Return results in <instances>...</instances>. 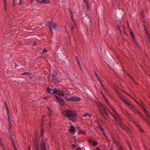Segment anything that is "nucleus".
Wrapping results in <instances>:
<instances>
[{
	"instance_id": "1",
	"label": "nucleus",
	"mask_w": 150,
	"mask_h": 150,
	"mask_svg": "<svg viewBox=\"0 0 150 150\" xmlns=\"http://www.w3.org/2000/svg\"><path fill=\"white\" fill-rule=\"evenodd\" d=\"M62 113L63 115L67 117L73 122L76 121L77 116L76 114L74 111L68 110H63Z\"/></svg>"
},
{
	"instance_id": "2",
	"label": "nucleus",
	"mask_w": 150,
	"mask_h": 150,
	"mask_svg": "<svg viewBox=\"0 0 150 150\" xmlns=\"http://www.w3.org/2000/svg\"><path fill=\"white\" fill-rule=\"evenodd\" d=\"M122 102H123L125 103L128 106L130 109L135 114H138L140 116L142 114L135 107L134 105L132 103L129 102L126 99H124L122 98Z\"/></svg>"
},
{
	"instance_id": "3",
	"label": "nucleus",
	"mask_w": 150,
	"mask_h": 150,
	"mask_svg": "<svg viewBox=\"0 0 150 150\" xmlns=\"http://www.w3.org/2000/svg\"><path fill=\"white\" fill-rule=\"evenodd\" d=\"M114 117L115 120L116 121L117 123L121 126L122 125L121 119L119 115L116 113Z\"/></svg>"
},
{
	"instance_id": "4",
	"label": "nucleus",
	"mask_w": 150,
	"mask_h": 150,
	"mask_svg": "<svg viewBox=\"0 0 150 150\" xmlns=\"http://www.w3.org/2000/svg\"><path fill=\"white\" fill-rule=\"evenodd\" d=\"M65 98L67 99L68 100H71L74 101H79L80 100V98L79 97H76L75 96H73L69 98H67L66 97H65Z\"/></svg>"
},
{
	"instance_id": "5",
	"label": "nucleus",
	"mask_w": 150,
	"mask_h": 150,
	"mask_svg": "<svg viewBox=\"0 0 150 150\" xmlns=\"http://www.w3.org/2000/svg\"><path fill=\"white\" fill-rule=\"evenodd\" d=\"M57 101L60 103L61 105H63L64 104V101L63 99L60 97L55 96Z\"/></svg>"
},
{
	"instance_id": "6",
	"label": "nucleus",
	"mask_w": 150,
	"mask_h": 150,
	"mask_svg": "<svg viewBox=\"0 0 150 150\" xmlns=\"http://www.w3.org/2000/svg\"><path fill=\"white\" fill-rule=\"evenodd\" d=\"M57 88L51 89L50 88H47V91L48 93H51L56 94V91Z\"/></svg>"
},
{
	"instance_id": "7",
	"label": "nucleus",
	"mask_w": 150,
	"mask_h": 150,
	"mask_svg": "<svg viewBox=\"0 0 150 150\" xmlns=\"http://www.w3.org/2000/svg\"><path fill=\"white\" fill-rule=\"evenodd\" d=\"M55 91L56 92V94L60 96H63L64 95V93L62 91L59 90L57 89L56 91Z\"/></svg>"
},
{
	"instance_id": "8",
	"label": "nucleus",
	"mask_w": 150,
	"mask_h": 150,
	"mask_svg": "<svg viewBox=\"0 0 150 150\" xmlns=\"http://www.w3.org/2000/svg\"><path fill=\"white\" fill-rule=\"evenodd\" d=\"M122 129L125 131L127 133L129 134L131 130L127 127L125 125H123L122 124Z\"/></svg>"
},
{
	"instance_id": "9",
	"label": "nucleus",
	"mask_w": 150,
	"mask_h": 150,
	"mask_svg": "<svg viewBox=\"0 0 150 150\" xmlns=\"http://www.w3.org/2000/svg\"><path fill=\"white\" fill-rule=\"evenodd\" d=\"M52 27L54 29H56L57 28V25H56V24L54 23H51V24L50 25V28L51 31V32H52Z\"/></svg>"
},
{
	"instance_id": "10",
	"label": "nucleus",
	"mask_w": 150,
	"mask_h": 150,
	"mask_svg": "<svg viewBox=\"0 0 150 150\" xmlns=\"http://www.w3.org/2000/svg\"><path fill=\"white\" fill-rule=\"evenodd\" d=\"M101 109L102 110L105 112V113L107 115L108 113H107V110H108V108L106 109V106L104 105H103L101 104V106L100 107Z\"/></svg>"
},
{
	"instance_id": "11",
	"label": "nucleus",
	"mask_w": 150,
	"mask_h": 150,
	"mask_svg": "<svg viewBox=\"0 0 150 150\" xmlns=\"http://www.w3.org/2000/svg\"><path fill=\"white\" fill-rule=\"evenodd\" d=\"M142 108L144 112L146 113L147 117L148 118H150V113L144 107H143Z\"/></svg>"
},
{
	"instance_id": "12",
	"label": "nucleus",
	"mask_w": 150,
	"mask_h": 150,
	"mask_svg": "<svg viewBox=\"0 0 150 150\" xmlns=\"http://www.w3.org/2000/svg\"><path fill=\"white\" fill-rule=\"evenodd\" d=\"M75 130L74 127L73 125L71 126L70 129H69V131L71 133H73Z\"/></svg>"
},
{
	"instance_id": "13",
	"label": "nucleus",
	"mask_w": 150,
	"mask_h": 150,
	"mask_svg": "<svg viewBox=\"0 0 150 150\" xmlns=\"http://www.w3.org/2000/svg\"><path fill=\"white\" fill-rule=\"evenodd\" d=\"M145 121V122H146L147 123H148L149 124H150V121H149L142 114L140 116Z\"/></svg>"
},
{
	"instance_id": "14",
	"label": "nucleus",
	"mask_w": 150,
	"mask_h": 150,
	"mask_svg": "<svg viewBox=\"0 0 150 150\" xmlns=\"http://www.w3.org/2000/svg\"><path fill=\"white\" fill-rule=\"evenodd\" d=\"M35 147H36V150H39L38 149L36 145L35 146ZM41 150H46L45 148V145L44 144H42V146L41 147Z\"/></svg>"
},
{
	"instance_id": "15",
	"label": "nucleus",
	"mask_w": 150,
	"mask_h": 150,
	"mask_svg": "<svg viewBox=\"0 0 150 150\" xmlns=\"http://www.w3.org/2000/svg\"><path fill=\"white\" fill-rule=\"evenodd\" d=\"M89 142L91 143L92 145L94 146L96 145L97 143L96 141L93 140H90Z\"/></svg>"
},
{
	"instance_id": "16",
	"label": "nucleus",
	"mask_w": 150,
	"mask_h": 150,
	"mask_svg": "<svg viewBox=\"0 0 150 150\" xmlns=\"http://www.w3.org/2000/svg\"><path fill=\"white\" fill-rule=\"evenodd\" d=\"M116 91L117 93H118V94L119 95L120 97L121 98V96H120V94L121 93V90H120V89H117L116 90Z\"/></svg>"
},
{
	"instance_id": "17",
	"label": "nucleus",
	"mask_w": 150,
	"mask_h": 150,
	"mask_svg": "<svg viewBox=\"0 0 150 150\" xmlns=\"http://www.w3.org/2000/svg\"><path fill=\"white\" fill-rule=\"evenodd\" d=\"M0 144L2 146L3 150H6L4 148V145L3 144V143L0 138Z\"/></svg>"
},
{
	"instance_id": "18",
	"label": "nucleus",
	"mask_w": 150,
	"mask_h": 150,
	"mask_svg": "<svg viewBox=\"0 0 150 150\" xmlns=\"http://www.w3.org/2000/svg\"><path fill=\"white\" fill-rule=\"evenodd\" d=\"M139 105L142 108H143V107H144V104L142 101H141V102L139 103Z\"/></svg>"
},
{
	"instance_id": "19",
	"label": "nucleus",
	"mask_w": 150,
	"mask_h": 150,
	"mask_svg": "<svg viewBox=\"0 0 150 150\" xmlns=\"http://www.w3.org/2000/svg\"><path fill=\"white\" fill-rule=\"evenodd\" d=\"M82 116L83 117L88 116L89 117H91V115L88 113H86L83 115Z\"/></svg>"
},
{
	"instance_id": "20",
	"label": "nucleus",
	"mask_w": 150,
	"mask_h": 150,
	"mask_svg": "<svg viewBox=\"0 0 150 150\" xmlns=\"http://www.w3.org/2000/svg\"><path fill=\"white\" fill-rule=\"evenodd\" d=\"M4 3L5 5V11H6V6L7 5L6 0H3Z\"/></svg>"
},
{
	"instance_id": "21",
	"label": "nucleus",
	"mask_w": 150,
	"mask_h": 150,
	"mask_svg": "<svg viewBox=\"0 0 150 150\" xmlns=\"http://www.w3.org/2000/svg\"><path fill=\"white\" fill-rule=\"evenodd\" d=\"M8 118V121L10 124H11V118L10 117L8 113L7 114Z\"/></svg>"
},
{
	"instance_id": "22",
	"label": "nucleus",
	"mask_w": 150,
	"mask_h": 150,
	"mask_svg": "<svg viewBox=\"0 0 150 150\" xmlns=\"http://www.w3.org/2000/svg\"><path fill=\"white\" fill-rule=\"evenodd\" d=\"M123 92L125 93L126 94H127L128 96H129L130 97H131L132 98H133V97H132V96L131 95H130L129 93H128L126 91H123V90H122V92Z\"/></svg>"
},
{
	"instance_id": "23",
	"label": "nucleus",
	"mask_w": 150,
	"mask_h": 150,
	"mask_svg": "<svg viewBox=\"0 0 150 150\" xmlns=\"http://www.w3.org/2000/svg\"><path fill=\"white\" fill-rule=\"evenodd\" d=\"M37 2L40 4H44L43 0H37Z\"/></svg>"
},
{
	"instance_id": "24",
	"label": "nucleus",
	"mask_w": 150,
	"mask_h": 150,
	"mask_svg": "<svg viewBox=\"0 0 150 150\" xmlns=\"http://www.w3.org/2000/svg\"><path fill=\"white\" fill-rule=\"evenodd\" d=\"M79 132L81 133H82L83 134H86V132H85L83 131L81 129H79Z\"/></svg>"
},
{
	"instance_id": "25",
	"label": "nucleus",
	"mask_w": 150,
	"mask_h": 150,
	"mask_svg": "<svg viewBox=\"0 0 150 150\" xmlns=\"http://www.w3.org/2000/svg\"><path fill=\"white\" fill-rule=\"evenodd\" d=\"M44 4H48L50 3V0H43Z\"/></svg>"
},
{
	"instance_id": "26",
	"label": "nucleus",
	"mask_w": 150,
	"mask_h": 150,
	"mask_svg": "<svg viewBox=\"0 0 150 150\" xmlns=\"http://www.w3.org/2000/svg\"><path fill=\"white\" fill-rule=\"evenodd\" d=\"M30 74L28 72H26L21 73V74L22 75H25L26 76Z\"/></svg>"
},
{
	"instance_id": "27",
	"label": "nucleus",
	"mask_w": 150,
	"mask_h": 150,
	"mask_svg": "<svg viewBox=\"0 0 150 150\" xmlns=\"http://www.w3.org/2000/svg\"><path fill=\"white\" fill-rule=\"evenodd\" d=\"M100 84L102 86V88H103V89L105 91H106V88H105L104 87V86L102 84V83L101 82V81H100Z\"/></svg>"
},
{
	"instance_id": "28",
	"label": "nucleus",
	"mask_w": 150,
	"mask_h": 150,
	"mask_svg": "<svg viewBox=\"0 0 150 150\" xmlns=\"http://www.w3.org/2000/svg\"><path fill=\"white\" fill-rule=\"evenodd\" d=\"M84 1L86 2V4L87 6V8L88 9L89 7V4L87 0H84Z\"/></svg>"
},
{
	"instance_id": "29",
	"label": "nucleus",
	"mask_w": 150,
	"mask_h": 150,
	"mask_svg": "<svg viewBox=\"0 0 150 150\" xmlns=\"http://www.w3.org/2000/svg\"><path fill=\"white\" fill-rule=\"evenodd\" d=\"M130 33L131 35H132V38H134V34L133 33V32L132 30H130Z\"/></svg>"
},
{
	"instance_id": "30",
	"label": "nucleus",
	"mask_w": 150,
	"mask_h": 150,
	"mask_svg": "<svg viewBox=\"0 0 150 150\" xmlns=\"http://www.w3.org/2000/svg\"><path fill=\"white\" fill-rule=\"evenodd\" d=\"M138 127L139 129L140 130V131L141 132H142L143 133H144V132L143 130V129L139 126H138Z\"/></svg>"
},
{
	"instance_id": "31",
	"label": "nucleus",
	"mask_w": 150,
	"mask_h": 150,
	"mask_svg": "<svg viewBox=\"0 0 150 150\" xmlns=\"http://www.w3.org/2000/svg\"><path fill=\"white\" fill-rule=\"evenodd\" d=\"M101 93V94L103 96V97L104 98H105V101L107 103V104H108L109 105V103H108V100L106 99L105 98V96H104V95L103 94V93Z\"/></svg>"
},
{
	"instance_id": "32",
	"label": "nucleus",
	"mask_w": 150,
	"mask_h": 150,
	"mask_svg": "<svg viewBox=\"0 0 150 150\" xmlns=\"http://www.w3.org/2000/svg\"><path fill=\"white\" fill-rule=\"evenodd\" d=\"M98 128L99 129H100V130H101L102 131V132H104L103 129L102 128V127L101 126H99V127H98Z\"/></svg>"
},
{
	"instance_id": "33",
	"label": "nucleus",
	"mask_w": 150,
	"mask_h": 150,
	"mask_svg": "<svg viewBox=\"0 0 150 150\" xmlns=\"http://www.w3.org/2000/svg\"><path fill=\"white\" fill-rule=\"evenodd\" d=\"M95 75H96V76L97 78L98 79L99 81H100V78H99L98 76L97 75V74L96 72H95Z\"/></svg>"
},
{
	"instance_id": "34",
	"label": "nucleus",
	"mask_w": 150,
	"mask_h": 150,
	"mask_svg": "<svg viewBox=\"0 0 150 150\" xmlns=\"http://www.w3.org/2000/svg\"><path fill=\"white\" fill-rule=\"evenodd\" d=\"M11 139H12L11 142H12V144L13 145V146H14V145H15V144L14 143V140L12 139V137H11Z\"/></svg>"
},
{
	"instance_id": "35",
	"label": "nucleus",
	"mask_w": 150,
	"mask_h": 150,
	"mask_svg": "<svg viewBox=\"0 0 150 150\" xmlns=\"http://www.w3.org/2000/svg\"><path fill=\"white\" fill-rule=\"evenodd\" d=\"M145 31L146 33H147L148 32V30L147 29L146 27H145Z\"/></svg>"
},
{
	"instance_id": "36",
	"label": "nucleus",
	"mask_w": 150,
	"mask_h": 150,
	"mask_svg": "<svg viewBox=\"0 0 150 150\" xmlns=\"http://www.w3.org/2000/svg\"><path fill=\"white\" fill-rule=\"evenodd\" d=\"M103 135L106 138V139H107V140H108V138L107 137H106V134H105L104 133V132H103Z\"/></svg>"
},
{
	"instance_id": "37",
	"label": "nucleus",
	"mask_w": 150,
	"mask_h": 150,
	"mask_svg": "<svg viewBox=\"0 0 150 150\" xmlns=\"http://www.w3.org/2000/svg\"><path fill=\"white\" fill-rule=\"evenodd\" d=\"M47 51L45 49H44L42 51V52H47Z\"/></svg>"
},
{
	"instance_id": "38",
	"label": "nucleus",
	"mask_w": 150,
	"mask_h": 150,
	"mask_svg": "<svg viewBox=\"0 0 150 150\" xmlns=\"http://www.w3.org/2000/svg\"><path fill=\"white\" fill-rule=\"evenodd\" d=\"M13 146V147L14 148V149L15 150H17V148H16V146L15 145H14V146Z\"/></svg>"
},
{
	"instance_id": "39",
	"label": "nucleus",
	"mask_w": 150,
	"mask_h": 150,
	"mask_svg": "<svg viewBox=\"0 0 150 150\" xmlns=\"http://www.w3.org/2000/svg\"><path fill=\"white\" fill-rule=\"evenodd\" d=\"M133 98V99H134L135 101V102H136V103H137L138 104H139V103L138 102V101L137 100H135Z\"/></svg>"
},
{
	"instance_id": "40",
	"label": "nucleus",
	"mask_w": 150,
	"mask_h": 150,
	"mask_svg": "<svg viewBox=\"0 0 150 150\" xmlns=\"http://www.w3.org/2000/svg\"><path fill=\"white\" fill-rule=\"evenodd\" d=\"M118 29H119V30L120 31V32H121V29H120V28L119 25L118 26Z\"/></svg>"
},
{
	"instance_id": "41",
	"label": "nucleus",
	"mask_w": 150,
	"mask_h": 150,
	"mask_svg": "<svg viewBox=\"0 0 150 150\" xmlns=\"http://www.w3.org/2000/svg\"><path fill=\"white\" fill-rule=\"evenodd\" d=\"M76 59H77V60L78 63L79 64L80 63H79V60H78V59L77 58V57H76Z\"/></svg>"
},
{
	"instance_id": "42",
	"label": "nucleus",
	"mask_w": 150,
	"mask_h": 150,
	"mask_svg": "<svg viewBox=\"0 0 150 150\" xmlns=\"http://www.w3.org/2000/svg\"><path fill=\"white\" fill-rule=\"evenodd\" d=\"M54 75L53 74H52L50 76V77L52 78H53L54 77Z\"/></svg>"
},
{
	"instance_id": "43",
	"label": "nucleus",
	"mask_w": 150,
	"mask_h": 150,
	"mask_svg": "<svg viewBox=\"0 0 150 150\" xmlns=\"http://www.w3.org/2000/svg\"><path fill=\"white\" fill-rule=\"evenodd\" d=\"M142 21L143 22H144H144H145V20L144 19V18H142Z\"/></svg>"
},
{
	"instance_id": "44",
	"label": "nucleus",
	"mask_w": 150,
	"mask_h": 150,
	"mask_svg": "<svg viewBox=\"0 0 150 150\" xmlns=\"http://www.w3.org/2000/svg\"><path fill=\"white\" fill-rule=\"evenodd\" d=\"M115 143L117 145V146L118 147L119 146V143H117V142H116Z\"/></svg>"
},
{
	"instance_id": "45",
	"label": "nucleus",
	"mask_w": 150,
	"mask_h": 150,
	"mask_svg": "<svg viewBox=\"0 0 150 150\" xmlns=\"http://www.w3.org/2000/svg\"><path fill=\"white\" fill-rule=\"evenodd\" d=\"M48 110H49V111L50 112L51 111V109L49 108H48Z\"/></svg>"
},
{
	"instance_id": "46",
	"label": "nucleus",
	"mask_w": 150,
	"mask_h": 150,
	"mask_svg": "<svg viewBox=\"0 0 150 150\" xmlns=\"http://www.w3.org/2000/svg\"><path fill=\"white\" fill-rule=\"evenodd\" d=\"M43 134V130H42V131H41V135L42 136Z\"/></svg>"
},
{
	"instance_id": "47",
	"label": "nucleus",
	"mask_w": 150,
	"mask_h": 150,
	"mask_svg": "<svg viewBox=\"0 0 150 150\" xmlns=\"http://www.w3.org/2000/svg\"><path fill=\"white\" fill-rule=\"evenodd\" d=\"M142 18H144V16L142 14Z\"/></svg>"
},
{
	"instance_id": "48",
	"label": "nucleus",
	"mask_w": 150,
	"mask_h": 150,
	"mask_svg": "<svg viewBox=\"0 0 150 150\" xmlns=\"http://www.w3.org/2000/svg\"><path fill=\"white\" fill-rule=\"evenodd\" d=\"M129 147H130V150H132V149L131 148V146L129 145Z\"/></svg>"
},
{
	"instance_id": "49",
	"label": "nucleus",
	"mask_w": 150,
	"mask_h": 150,
	"mask_svg": "<svg viewBox=\"0 0 150 150\" xmlns=\"http://www.w3.org/2000/svg\"><path fill=\"white\" fill-rule=\"evenodd\" d=\"M119 149V150H122L121 148V147Z\"/></svg>"
},
{
	"instance_id": "50",
	"label": "nucleus",
	"mask_w": 150,
	"mask_h": 150,
	"mask_svg": "<svg viewBox=\"0 0 150 150\" xmlns=\"http://www.w3.org/2000/svg\"><path fill=\"white\" fill-rule=\"evenodd\" d=\"M22 0H21V1H22ZM21 4H22V2H21H21H20V5H21Z\"/></svg>"
},
{
	"instance_id": "51",
	"label": "nucleus",
	"mask_w": 150,
	"mask_h": 150,
	"mask_svg": "<svg viewBox=\"0 0 150 150\" xmlns=\"http://www.w3.org/2000/svg\"><path fill=\"white\" fill-rule=\"evenodd\" d=\"M143 25V26H144V28H145V27H146V26H145V24H144Z\"/></svg>"
},
{
	"instance_id": "52",
	"label": "nucleus",
	"mask_w": 150,
	"mask_h": 150,
	"mask_svg": "<svg viewBox=\"0 0 150 150\" xmlns=\"http://www.w3.org/2000/svg\"><path fill=\"white\" fill-rule=\"evenodd\" d=\"M15 4V2H14V3L13 2V6H14Z\"/></svg>"
},
{
	"instance_id": "53",
	"label": "nucleus",
	"mask_w": 150,
	"mask_h": 150,
	"mask_svg": "<svg viewBox=\"0 0 150 150\" xmlns=\"http://www.w3.org/2000/svg\"><path fill=\"white\" fill-rule=\"evenodd\" d=\"M28 149H30V147L29 146V147H28Z\"/></svg>"
},
{
	"instance_id": "54",
	"label": "nucleus",
	"mask_w": 150,
	"mask_h": 150,
	"mask_svg": "<svg viewBox=\"0 0 150 150\" xmlns=\"http://www.w3.org/2000/svg\"><path fill=\"white\" fill-rule=\"evenodd\" d=\"M15 0H13V2H14H14H15Z\"/></svg>"
},
{
	"instance_id": "55",
	"label": "nucleus",
	"mask_w": 150,
	"mask_h": 150,
	"mask_svg": "<svg viewBox=\"0 0 150 150\" xmlns=\"http://www.w3.org/2000/svg\"><path fill=\"white\" fill-rule=\"evenodd\" d=\"M122 71L124 70V69H123V66H122Z\"/></svg>"
},
{
	"instance_id": "56",
	"label": "nucleus",
	"mask_w": 150,
	"mask_h": 150,
	"mask_svg": "<svg viewBox=\"0 0 150 150\" xmlns=\"http://www.w3.org/2000/svg\"><path fill=\"white\" fill-rule=\"evenodd\" d=\"M126 74H127V75H129V74L128 73H127Z\"/></svg>"
},
{
	"instance_id": "57",
	"label": "nucleus",
	"mask_w": 150,
	"mask_h": 150,
	"mask_svg": "<svg viewBox=\"0 0 150 150\" xmlns=\"http://www.w3.org/2000/svg\"><path fill=\"white\" fill-rule=\"evenodd\" d=\"M6 108H7V107H6Z\"/></svg>"
},
{
	"instance_id": "58",
	"label": "nucleus",
	"mask_w": 150,
	"mask_h": 150,
	"mask_svg": "<svg viewBox=\"0 0 150 150\" xmlns=\"http://www.w3.org/2000/svg\"><path fill=\"white\" fill-rule=\"evenodd\" d=\"M149 39L150 41V37H149Z\"/></svg>"
},
{
	"instance_id": "59",
	"label": "nucleus",
	"mask_w": 150,
	"mask_h": 150,
	"mask_svg": "<svg viewBox=\"0 0 150 150\" xmlns=\"http://www.w3.org/2000/svg\"><path fill=\"white\" fill-rule=\"evenodd\" d=\"M31 1H32L33 0H31Z\"/></svg>"
},
{
	"instance_id": "60",
	"label": "nucleus",
	"mask_w": 150,
	"mask_h": 150,
	"mask_svg": "<svg viewBox=\"0 0 150 150\" xmlns=\"http://www.w3.org/2000/svg\"><path fill=\"white\" fill-rule=\"evenodd\" d=\"M80 68L81 69V68Z\"/></svg>"
}]
</instances>
